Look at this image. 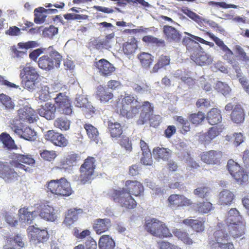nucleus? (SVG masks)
Returning a JSON list of instances; mask_svg holds the SVG:
<instances>
[{
	"mask_svg": "<svg viewBox=\"0 0 249 249\" xmlns=\"http://www.w3.org/2000/svg\"><path fill=\"white\" fill-rule=\"evenodd\" d=\"M115 110L122 117L127 119H133L140 113L137 121L138 125H142L149 121L150 125L157 127L160 124V117L153 114L154 107L149 101L141 104L135 96L125 94L119 98L115 105Z\"/></svg>",
	"mask_w": 249,
	"mask_h": 249,
	"instance_id": "1",
	"label": "nucleus"
},
{
	"mask_svg": "<svg viewBox=\"0 0 249 249\" xmlns=\"http://www.w3.org/2000/svg\"><path fill=\"white\" fill-rule=\"evenodd\" d=\"M125 187L113 189L109 193V198L126 210H132L137 207V203L132 196H141L144 193V187L142 183L136 180H127Z\"/></svg>",
	"mask_w": 249,
	"mask_h": 249,
	"instance_id": "2",
	"label": "nucleus"
},
{
	"mask_svg": "<svg viewBox=\"0 0 249 249\" xmlns=\"http://www.w3.org/2000/svg\"><path fill=\"white\" fill-rule=\"evenodd\" d=\"M47 192L60 196H68L72 192L70 183L65 178L52 179L46 184Z\"/></svg>",
	"mask_w": 249,
	"mask_h": 249,
	"instance_id": "3",
	"label": "nucleus"
},
{
	"mask_svg": "<svg viewBox=\"0 0 249 249\" xmlns=\"http://www.w3.org/2000/svg\"><path fill=\"white\" fill-rule=\"evenodd\" d=\"M144 227L145 230L154 236L160 238L172 236L166 224L156 218H153L146 220Z\"/></svg>",
	"mask_w": 249,
	"mask_h": 249,
	"instance_id": "4",
	"label": "nucleus"
},
{
	"mask_svg": "<svg viewBox=\"0 0 249 249\" xmlns=\"http://www.w3.org/2000/svg\"><path fill=\"white\" fill-rule=\"evenodd\" d=\"M229 236L222 230H216L208 238L210 249H235L232 243L228 242Z\"/></svg>",
	"mask_w": 249,
	"mask_h": 249,
	"instance_id": "5",
	"label": "nucleus"
},
{
	"mask_svg": "<svg viewBox=\"0 0 249 249\" xmlns=\"http://www.w3.org/2000/svg\"><path fill=\"white\" fill-rule=\"evenodd\" d=\"M22 86L28 90L35 89L39 75L36 68L26 65L20 71L19 74Z\"/></svg>",
	"mask_w": 249,
	"mask_h": 249,
	"instance_id": "6",
	"label": "nucleus"
},
{
	"mask_svg": "<svg viewBox=\"0 0 249 249\" xmlns=\"http://www.w3.org/2000/svg\"><path fill=\"white\" fill-rule=\"evenodd\" d=\"M96 160L91 156H88L79 168L80 175L79 180L82 184L90 182L94 178L96 168Z\"/></svg>",
	"mask_w": 249,
	"mask_h": 249,
	"instance_id": "7",
	"label": "nucleus"
},
{
	"mask_svg": "<svg viewBox=\"0 0 249 249\" xmlns=\"http://www.w3.org/2000/svg\"><path fill=\"white\" fill-rule=\"evenodd\" d=\"M62 60V55L56 51H53L49 54L43 55L39 57L37 61V64L41 69L50 71L55 68H59Z\"/></svg>",
	"mask_w": 249,
	"mask_h": 249,
	"instance_id": "8",
	"label": "nucleus"
},
{
	"mask_svg": "<svg viewBox=\"0 0 249 249\" xmlns=\"http://www.w3.org/2000/svg\"><path fill=\"white\" fill-rule=\"evenodd\" d=\"M227 167L229 173L237 183L240 185H245L248 183V175L237 162L233 160H229Z\"/></svg>",
	"mask_w": 249,
	"mask_h": 249,
	"instance_id": "9",
	"label": "nucleus"
},
{
	"mask_svg": "<svg viewBox=\"0 0 249 249\" xmlns=\"http://www.w3.org/2000/svg\"><path fill=\"white\" fill-rule=\"evenodd\" d=\"M56 109L61 114L71 116L73 112L72 102L69 97L65 93L60 92L54 98Z\"/></svg>",
	"mask_w": 249,
	"mask_h": 249,
	"instance_id": "10",
	"label": "nucleus"
},
{
	"mask_svg": "<svg viewBox=\"0 0 249 249\" xmlns=\"http://www.w3.org/2000/svg\"><path fill=\"white\" fill-rule=\"evenodd\" d=\"M81 160V157L79 154L71 151L60 160L58 163L59 168L65 171L71 170L73 167L77 166Z\"/></svg>",
	"mask_w": 249,
	"mask_h": 249,
	"instance_id": "11",
	"label": "nucleus"
},
{
	"mask_svg": "<svg viewBox=\"0 0 249 249\" xmlns=\"http://www.w3.org/2000/svg\"><path fill=\"white\" fill-rule=\"evenodd\" d=\"M28 233L30 241L35 244L44 243L49 238V234L46 229H40L34 226L28 228Z\"/></svg>",
	"mask_w": 249,
	"mask_h": 249,
	"instance_id": "12",
	"label": "nucleus"
},
{
	"mask_svg": "<svg viewBox=\"0 0 249 249\" xmlns=\"http://www.w3.org/2000/svg\"><path fill=\"white\" fill-rule=\"evenodd\" d=\"M225 109L228 111H231L230 118L233 123L241 124L244 121L245 113L240 103L233 104L232 103H229L225 106Z\"/></svg>",
	"mask_w": 249,
	"mask_h": 249,
	"instance_id": "13",
	"label": "nucleus"
},
{
	"mask_svg": "<svg viewBox=\"0 0 249 249\" xmlns=\"http://www.w3.org/2000/svg\"><path fill=\"white\" fill-rule=\"evenodd\" d=\"M12 159V160L9 162L12 166L23 169L26 171H27L29 168H25V166L21 163L28 165H33L35 163V160L30 155L15 154L13 155Z\"/></svg>",
	"mask_w": 249,
	"mask_h": 249,
	"instance_id": "14",
	"label": "nucleus"
},
{
	"mask_svg": "<svg viewBox=\"0 0 249 249\" xmlns=\"http://www.w3.org/2000/svg\"><path fill=\"white\" fill-rule=\"evenodd\" d=\"M38 46L36 41H28L26 42H19L17 44V47L13 46L11 51L14 54V57L18 59L23 58L27 55L26 50L36 47Z\"/></svg>",
	"mask_w": 249,
	"mask_h": 249,
	"instance_id": "15",
	"label": "nucleus"
},
{
	"mask_svg": "<svg viewBox=\"0 0 249 249\" xmlns=\"http://www.w3.org/2000/svg\"><path fill=\"white\" fill-rule=\"evenodd\" d=\"M168 206L172 209H178L181 207L192 205V201L183 195L172 194L167 199Z\"/></svg>",
	"mask_w": 249,
	"mask_h": 249,
	"instance_id": "16",
	"label": "nucleus"
},
{
	"mask_svg": "<svg viewBox=\"0 0 249 249\" xmlns=\"http://www.w3.org/2000/svg\"><path fill=\"white\" fill-rule=\"evenodd\" d=\"M223 157V152L219 150H209L202 152L200 159L207 164L218 165Z\"/></svg>",
	"mask_w": 249,
	"mask_h": 249,
	"instance_id": "17",
	"label": "nucleus"
},
{
	"mask_svg": "<svg viewBox=\"0 0 249 249\" xmlns=\"http://www.w3.org/2000/svg\"><path fill=\"white\" fill-rule=\"evenodd\" d=\"M44 137L46 140L57 146L64 147L68 144V141L63 134L53 130L48 131Z\"/></svg>",
	"mask_w": 249,
	"mask_h": 249,
	"instance_id": "18",
	"label": "nucleus"
},
{
	"mask_svg": "<svg viewBox=\"0 0 249 249\" xmlns=\"http://www.w3.org/2000/svg\"><path fill=\"white\" fill-rule=\"evenodd\" d=\"M225 129L223 125L210 127L207 132L199 136V139L204 144H209Z\"/></svg>",
	"mask_w": 249,
	"mask_h": 249,
	"instance_id": "19",
	"label": "nucleus"
},
{
	"mask_svg": "<svg viewBox=\"0 0 249 249\" xmlns=\"http://www.w3.org/2000/svg\"><path fill=\"white\" fill-rule=\"evenodd\" d=\"M191 59L200 66L207 65L213 61L212 56L203 50L202 48L195 51L190 56Z\"/></svg>",
	"mask_w": 249,
	"mask_h": 249,
	"instance_id": "20",
	"label": "nucleus"
},
{
	"mask_svg": "<svg viewBox=\"0 0 249 249\" xmlns=\"http://www.w3.org/2000/svg\"><path fill=\"white\" fill-rule=\"evenodd\" d=\"M56 109L54 104L48 102L37 109L39 115L47 120H53L56 116Z\"/></svg>",
	"mask_w": 249,
	"mask_h": 249,
	"instance_id": "21",
	"label": "nucleus"
},
{
	"mask_svg": "<svg viewBox=\"0 0 249 249\" xmlns=\"http://www.w3.org/2000/svg\"><path fill=\"white\" fill-rule=\"evenodd\" d=\"M229 236L238 238L243 236L246 231V223L244 221L227 225Z\"/></svg>",
	"mask_w": 249,
	"mask_h": 249,
	"instance_id": "22",
	"label": "nucleus"
},
{
	"mask_svg": "<svg viewBox=\"0 0 249 249\" xmlns=\"http://www.w3.org/2000/svg\"><path fill=\"white\" fill-rule=\"evenodd\" d=\"M94 66L98 70L101 75L108 76L115 70V68L109 61L105 59H101L94 63Z\"/></svg>",
	"mask_w": 249,
	"mask_h": 249,
	"instance_id": "23",
	"label": "nucleus"
},
{
	"mask_svg": "<svg viewBox=\"0 0 249 249\" xmlns=\"http://www.w3.org/2000/svg\"><path fill=\"white\" fill-rule=\"evenodd\" d=\"M163 33L168 42L179 43L181 39V35L175 27L169 25H164Z\"/></svg>",
	"mask_w": 249,
	"mask_h": 249,
	"instance_id": "24",
	"label": "nucleus"
},
{
	"mask_svg": "<svg viewBox=\"0 0 249 249\" xmlns=\"http://www.w3.org/2000/svg\"><path fill=\"white\" fill-rule=\"evenodd\" d=\"M18 114L21 120L29 123H33L38 119L36 111L30 107L27 106L20 108L18 110Z\"/></svg>",
	"mask_w": 249,
	"mask_h": 249,
	"instance_id": "25",
	"label": "nucleus"
},
{
	"mask_svg": "<svg viewBox=\"0 0 249 249\" xmlns=\"http://www.w3.org/2000/svg\"><path fill=\"white\" fill-rule=\"evenodd\" d=\"M0 177L5 181L9 182L17 180L18 176L9 165L0 162Z\"/></svg>",
	"mask_w": 249,
	"mask_h": 249,
	"instance_id": "26",
	"label": "nucleus"
},
{
	"mask_svg": "<svg viewBox=\"0 0 249 249\" xmlns=\"http://www.w3.org/2000/svg\"><path fill=\"white\" fill-rule=\"evenodd\" d=\"M111 225L109 218H98L93 222L92 228L97 234L100 235L108 231Z\"/></svg>",
	"mask_w": 249,
	"mask_h": 249,
	"instance_id": "27",
	"label": "nucleus"
},
{
	"mask_svg": "<svg viewBox=\"0 0 249 249\" xmlns=\"http://www.w3.org/2000/svg\"><path fill=\"white\" fill-rule=\"evenodd\" d=\"M205 221V218H199L196 219L186 218L182 220L181 223L191 227L196 232H201L204 230Z\"/></svg>",
	"mask_w": 249,
	"mask_h": 249,
	"instance_id": "28",
	"label": "nucleus"
},
{
	"mask_svg": "<svg viewBox=\"0 0 249 249\" xmlns=\"http://www.w3.org/2000/svg\"><path fill=\"white\" fill-rule=\"evenodd\" d=\"M12 129L20 138L26 140L32 141L36 139V132L29 127L20 128L18 126H14Z\"/></svg>",
	"mask_w": 249,
	"mask_h": 249,
	"instance_id": "29",
	"label": "nucleus"
},
{
	"mask_svg": "<svg viewBox=\"0 0 249 249\" xmlns=\"http://www.w3.org/2000/svg\"><path fill=\"white\" fill-rule=\"evenodd\" d=\"M39 210L40 216L48 221H54L56 219L54 209L53 207L45 205H39L37 207Z\"/></svg>",
	"mask_w": 249,
	"mask_h": 249,
	"instance_id": "30",
	"label": "nucleus"
},
{
	"mask_svg": "<svg viewBox=\"0 0 249 249\" xmlns=\"http://www.w3.org/2000/svg\"><path fill=\"white\" fill-rule=\"evenodd\" d=\"M96 96L102 103H107L113 98V94L106 87L100 85L96 89Z\"/></svg>",
	"mask_w": 249,
	"mask_h": 249,
	"instance_id": "31",
	"label": "nucleus"
},
{
	"mask_svg": "<svg viewBox=\"0 0 249 249\" xmlns=\"http://www.w3.org/2000/svg\"><path fill=\"white\" fill-rule=\"evenodd\" d=\"M83 213V209L73 208L69 210L66 214L63 223L67 226H70L75 222L78 218L79 215Z\"/></svg>",
	"mask_w": 249,
	"mask_h": 249,
	"instance_id": "32",
	"label": "nucleus"
},
{
	"mask_svg": "<svg viewBox=\"0 0 249 249\" xmlns=\"http://www.w3.org/2000/svg\"><path fill=\"white\" fill-rule=\"evenodd\" d=\"M206 118L209 124L211 125L217 124L222 120L221 111L217 108H212L207 112Z\"/></svg>",
	"mask_w": 249,
	"mask_h": 249,
	"instance_id": "33",
	"label": "nucleus"
},
{
	"mask_svg": "<svg viewBox=\"0 0 249 249\" xmlns=\"http://www.w3.org/2000/svg\"><path fill=\"white\" fill-rule=\"evenodd\" d=\"M218 197V203L220 205L223 206L230 205L234 199L235 196L230 190H224L219 193Z\"/></svg>",
	"mask_w": 249,
	"mask_h": 249,
	"instance_id": "34",
	"label": "nucleus"
},
{
	"mask_svg": "<svg viewBox=\"0 0 249 249\" xmlns=\"http://www.w3.org/2000/svg\"><path fill=\"white\" fill-rule=\"evenodd\" d=\"M84 128L86 131L88 138L92 141L98 143L99 140V133L94 126L91 124L86 123L84 124Z\"/></svg>",
	"mask_w": 249,
	"mask_h": 249,
	"instance_id": "35",
	"label": "nucleus"
},
{
	"mask_svg": "<svg viewBox=\"0 0 249 249\" xmlns=\"http://www.w3.org/2000/svg\"><path fill=\"white\" fill-rule=\"evenodd\" d=\"M115 245V242L109 235L101 236L98 241L100 249H114Z\"/></svg>",
	"mask_w": 249,
	"mask_h": 249,
	"instance_id": "36",
	"label": "nucleus"
},
{
	"mask_svg": "<svg viewBox=\"0 0 249 249\" xmlns=\"http://www.w3.org/2000/svg\"><path fill=\"white\" fill-rule=\"evenodd\" d=\"M108 129L111 137L114 138L120 137L123 132L121 125L117 122L108 121Z\"/></svg>",
	"mask_w": 249,
	"mask_h": 249,
	"instance_id": "37",
	"label": "nucleus"
},
{
	"mask_svg": "<svg viewBox=\"0 0 249 249\" xmlns=\"http://www.w3.org/2000/svg\"><path fill=\"white\" fill-rule=\"evenodd\" d=\"M205 35L209 36L211 39L213 40L215 44L220 47L221 50L224 51L227 56H231L233 55L232 52L224 43L223 41L220 38L215 36L213 34L209 32H206Z\"/></svg>",
	"mask_w": 249,
	"mask_h": 249,
	"instance_id": "38",
	"label": "nucleus"
},
{
	"mask_svg": "<svg viewBox=\"0 0 249 249\" xmlns=\"http://www.w3.org/2000/svg\"><path fill=\"white\" fill-rule=\"evenodd\" d=\"M138 48L137 41L132 37L124 44L123 51L124 54L129 55L134 53Z\"/></svg>",
	"mask_w": 249,
	"mask_h": 249,
	"instance_id": "39",
	"label": "nucleus"
},
{
	"mask_svg": "<svg viewBox=\"0 0 249 249\" xmlns=\"http://www.w3.org/2000/svg\"><path fill=\"white\" fill-rule=\"evenodd\" d=\"M170 152L167 148L158 147L153 149V155L156 159L167 160L170 157Z\"/></svg>",
	"mask_w": 249,
	"mask_h": 249,
	"instance_id": "40",
	"label": "nucleus"
},
{
	"mask_svg": "<svg viewBox=\"0 0 249 249\" xmlns=\"http://www.w3.org/2000/svg\"><path fill=\"white\" fill-rule=\"evenodd\" d=\"M244 221L242 216L240 214L239 211L235 208H231L228 212V215L226 220V223L229 225L235 222Z\"/></svg>",
	"mask_w": 249,
	"mask_h": 249,
	"instance_id": "41",
	"label": "nucleus"
},
{
	"mask_svg": "<svg viewBox=\"0 0 249 249\" xmlns=\"http://www.w3.org/2000/svg\"><path fill=\"white\" fill-rule=\"evenodd\" d=\"M175 120L177 122L178 125L179 126L181 133L185 134L190 131L191 129L190 122L186 119L181 116H177Z\"/></svg>",
	"mask_w": 249,
	"mask_h": 249,
	"instance_id": "42",
	"label": "nucleus"
},
{
	"mask_svg": "<svg viewBox=\"0 0 249 249\" xmlns=\"http://www.w3.org/2000/svg\"><path fill=\"white\" fill-rule=\"evenodd\" d=\"M173 234L186 245H191L193 241L189 237L188 233L180 229H176L173 231Z\"/></svg>",
	"mask_w": 249,
	"mask_h": 249,
	"instance_id": "43",
	"label": "nucleus"
},
{
	"mask_svg": "<svg viewBox=\"0 0 249 249\" xmlns=\"http://www.w3.org/2000/svg\"><path fill=\"white\" fill-rule=\"evenodd\" d=\"M142 67L148 69L154 61V57L150 53L143 52L138 56Z\"/></svg>",
	"mask_w": 249,
	"mask_h": 249,
	"instance_id": "44",
	"label": "nucleus"
},
{
	"mask_svg": "<svg viewBox=\"0 0 249 249\" xmlns=\"http://www.w3.org/2000/svg\"><path fill=\"white\" fill-rule=\"evenodd\" d=\"M71 121L63 117L56 118L53 122V125L55 127L60 129L61 131H67L70 129Z\"/></svg>",
	"mask_w": 249,
	"mask_h": 249,
	"instance_id": "45",
	"label": "nucleus"
},
{
	"mask_svg": "<svg viewBox=\"0 0 249 249\" xmlns=\"http://www.w3.org/2000/svg\"><path fill=\"white\" fill-rule=\"evenodd\" d=\"M170 62V58L169 56L161 55L159 58L158 62L155 64L151 71V73H156L158 71L168 65Z\"/></svg>",
	"mask_w": 249,
	"mask_h": 249,
	"instance_id": "46",
	"label": "nucleus"
},
{
	"mask_svg": "<svg viewBox=\"0 0 249 249\" xmlns=\"http://www.w3.org/2000/svg\"><path fill=\"white\" fill-rule=\"evenodd\" d=\"M213 209V204L208 201L199 202L196 204V212L202 214L208 213Z\"/></svg>",
	"mask_w": 249,
	"mask_h": 249,
	"instance_id": "47",
	"label": "nucleus"
},
{
	"mask_svg": "<svg viewBox=\"0 0 249 249\" xmlns=\"http://www.w3.org/2000/svg\"><path fill=\"white\" fill-rule=\"evenodd\" d=\"M205 115L202 111H198L197 113L189 114L188 119L189 122L197 126L200 124L204 120Z\"/></svg>",
	"mask_w": 249,
	"mask_h": 249,
	"instance_id": "48",
	"label": "nucleus"
},
{
	"mask_svg": "<svg viewBox=\"0 0 249 249\" xmlns=\"http://www.w3.org/2000/svg\"><path fill=\"white\" fill-rule=\"evenodd\" d=\"M47 12V9L43 7H40L36 8L34 11V22L37 24L43 23L46 18V15L45 13Z\"/></svg>",
	"mask_w": 249,
	"mask_h": 249,
	"instance_id": "49",
	"label": "nucleus"
},
{
	"mask_svg": "<svg viewBox=\"0 0 249 249\" xmlns=\"http://www.w3.org/2000/svg\"><path fill=\"white\" fill-rule=\"evenodd\" d=\"M132 87L134 91L138 93L149 91L150 90L149 86L145 81H138L137 83H134Z\"/></svg>",
	"mask_w": 249,
	"mask_h": 249,
	"instance_id": "50",
	"label": "nucleus"
},
{
	"mask_svg": "<svg viewBox=\"0 0 249 249\" xmlns=\"http://www.w3.org/2000/svg\"><path fill=\"white\" fill-rule=\"evenodd\" d=\"M143 42L147 44H155L158 47L165 46V42L162 39H159L152 36L148 35L143 36L142 38Z\"/></svg>",
	"mask_w": 249,
	"mask_h": 249,
	"instance_id": "51",
	"label": "nucleus"
},
{
	"mask_svg": "<svg viewBox=\"0 0 249 249\" xmlns=\"http://www.w3.org/2000/svg\"><path fill=\"white\" fill-rule=\"evenodd\" d=\"M0 141H1L8 149H13L14 148L15 144L14 140L12 139L9 134L6 133H2L0 135Z\"/></svg>",
	"mask_w": 249,
	"mask_h": 249,
	"instance_id": "52",
	"label": "nucleus"
},
{
	"mask_svg": "<svg viewBox=\"0 0 249 249\" xmlns=\"http://www.w3.org/2000/svg\"><path fill=\"white\" fill-rule=\"evenodd\" d=\"M214 89L224 96L229 94L231 91V89L228 85L221 81H217L216 83Z\"/></svg>",
	"mask_w": 249,
	"mask_h": 249,
	"instance_id": "53",
	"label": "nucleus"
},
{
	"mask_svg": "<svg viewBox=\"0 0 249 249\" xmlns=\"http://www.w3.org/2000/svg\"><path fill=\"white\" fill-rule=\"evenodd\" d=\"M39 154L43 160L48 161L53 160L57 156L54 150H43L40 151Z\"/></svg>",
	"mask_w": 249,
	"mask_h": 249,
	"instance_id": "54",
	"label": "nucleus"
},
{
	"mask_svg": "<svg viewBox=\"0 0 249 249\" xmlns=\"http://www.w3.org/2000/svg\"><path fill=\"white\" fill-rule=\"evenodd\" d=\"M0 105L4 106L6 108L13 109L15 105L11 98L3 93L0 94Z\"/></svg>",
	"mask_w": 249,
	"mask_h": 249,
	"instance_id": "55",
	"label": "nucleus"
},
{
	"mask_svg": "<svg viewBox=\"0 0 249 249\" xmlns=\"http://www.w3.org/2000/svg\"><path fill=\"white\" fill-rule=\"evenodd\" d=\"M35 213V211L29 212L28 208L25 207L20 208L18 211V213L21 218L27 222L31 219V217Z\"/></svg>",
	"mask_w": 249,
	"mask_h": 249,
	"instance_id": "56",
	"label": "nucleus"
},
{
	"mask_svg": "<svg viewBox=\"0 0 249 249\" xmlns=\"http://www.w3.org/2000/svg\"><path fill=\"white\" fill-rule=\"evenodd\" d=\"M209 193V189L205 186L197 188L194 191V194L201 198L206 197Z\"/></svg>",
	"mask_w": 249,
	"mask_h": 249,
	"instance_id": "57",
	"label": "nucleus"
},
{
	"mask_svg": "<svg viewBox=\"0 0 249 249\" xmlns=\"http://www.w3.org/2000/svg\"><path fill=\"white\" fill-rule=\"evenodd\" d=\"M208 4L210 6L214 7H219L224 9H228L230 8H237V6L233 4H227L224 1L221 2H216L213 1H210L208 2Z\"/></svg>",
	"mask_w": 249,
	"mask_h": 249,
	"instance_id": "58",
	"label": "nucleus"
},
{
	"mask_svg": "<svg viewBox=\"0 0 249 249\" xmlns=\"http://www.w3.org/2000/svg\"><path fill=\"white\" fill-rule=\"evenodd\" d=\"M58 33V28L51 25L48 28H46L43 31V35L44 37L52 38Z\"/></svg>",
	"mask_w": 249,
	"mask_h": 249,
	"instance_id": "59",
	"label": "nucleus"
},
{
	"mask_svg": "<svg viewBox=\"0 0 249 249\" xmlns=\"http://www.w3.org/2000/svg\"><path fill=\"white\" fill-rule=\"evenodd\" d=\"M8 241L10 242H14L20 248H24L25 246L23 237L20 234H17L13 237L8 238Z\"/></svg>",
	"mask_w": 249,
	"mask_h": 249,
	"instance_id": "60",
	"label": "nucleus"
},
{
	"mask_svg": "<svg viewBox=\"0 0 249 249\" xmlns=\"http://www.w3.org/2000/svg\"><path fill=\"white\" fill-rule=\"evenodd\" d=\"M73 234L77 239L82 240L87 236L90 235V231L89 230L87 229L80 232L79 230L75 228L73 229Z\"/></svg>",
	"mask_w": 249,
	"mask_h": 249,
	"instance_id": "61",
	"label": "nucleus"
},
{
	"mask_svg": "<svg viewBox=\"0 0 249 249\" xmlns=\"http://www.w3.org/2000/svg\"><path fill=\"white\" fill-rule=\"evenodd\" d=\"M182 12L185 15L196 22H198L201 21V17L188 8H186L183 9Z\"/></svg>",
	"mask_w": 249,
	"mask_h": 249,
	"instance_id": "62",
	"label": "nucleus"
},
{
	"mask_svg": "<svg viewBox=\"0 0 249 249\" xmlns=\"http://www.w3.org/2000/svg\"><path fill=\"white\" fill-rule=\"evenodd\" d=\"M141 169L140 164L132 165L129 168L128 174L132 177L137 176L139 174Z\"/></svg>",
	"mask_w": 249,
	"mask_h": 249,
	"instance_id": "63",
	"label": "nucleus"
},
{
	"mask_svg": "<svg viewBox=\"0 0 249 249\" xmlns=\"http://www.w3.org/2000/svg\"><path fill=\"white\" fill-rule=\"evenodd\" d=\"M120 144L126 150L131 151L132 149L131 143L128 137L125 136L123 137L120 140Z\"/></svg>",
	"mask_w": 249,
	"mask_h": 249,
	"instance_id": "64",
	"label": "nucleus"
}]
</instances>
